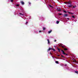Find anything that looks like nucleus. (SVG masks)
<instances>
[{
  "instance_id": "f257e3e1",
  "label": "nucleus",
  "mask_w": 78,
  "mask_h": 78,
  "mask_svg": "<svg viewBox=\"0 0 78 78\" xmlns=\"http://www.w3.org/2000/svg\"><path fill=\"white\" fill-rule=\"evenodd\" d=\"M63 16L64 17H67V16H68V14H64Z\"/></svg>"
},
{
  "instance_id": "f03ea898",
  "label": "nucleus",
  "mask_w": 78,
  "mask_h": 78,
  "mask_svg": "<svg viewBox=\"0 0 78 78\" xmlns=\"http://www.w3.org/2000/svg\"><path fill=\"white\" fill-rule=\"evenodd\" d=\"M61 50V51H62V52H63L62 54H64V55L66 54V53H65V52H64V51H63V50Z\"/></svg>"
},
{
  "instance_id": "7ed1b4c3",
  "label": "nucleus",
  "mask_w": 78,
  "mask_h": 78,
  "mask_svg": "<svg viewBox=\"0 0 78 78\" xmlns=\"http://www.w3.org/2000/svg\"><path fill=\"white\" fill-rule=\"evenodd\" d=\"M73 6V5H68V8H71V7H72Z\"/></svg>"
},
{
  "instance_id": "20e7f679",
  "label": "nucleus",
  "mask_w": 78,
  "mask_h": 78,
  "mask_svg": "<svg viewBox=\"0 0 78 78\" xmlns=\"http://www.w3.org/2000/svg\"><path fill=\"white\" fill-rule=\"evenodd\" d=\"M57 10L58 11H61V9H57Z\"/></svg>"
},
{
  "instance_id": "39448f33",
  "label": "nucleus",
  "mask_w": 78,
  "mask_h": 78,
  "mask_svg": "<svg viewBox=\"0 0 78 78\" xmlns=\"http://www.w3.org/2000/svg\"><path fill=\"white\" fill-rule=\"evenodd\" d=\"M52 48H49L48 50V51H50V50H52Z\"/></svg>"
},
{
  "instance_id": "423d86ee",
  "label": "nucleus",
  "mask_w": 78,
  "mask_h": 78,
  "mask_svg": "<svg viewBox=\"0 0 78 78\" xmlns=\"http://www.w3.org/2000/svg\"><path fill=\"white\" fill-rule=\"evenodd\" d=\"M47 41L48 44H50V41H49V39H47Z\"/></svg>"
},
{
  "instance_id": "0eeeda50",
  "label": "nucleus",
  "mask_w": 78,
  "mask_h": 78,
  "mask_svg": "<svg viewBox=\"0 0 78 78\" xmlns=\"http://www.w3.org/2000/svg\"><path fill=\"white\" fill-rule=\"evenodd\" d=\"M52 31V30H50V31H48V33H50Z\"/></svg>"
},
{
  "instance_id": "6e6552de",
  "label": "nucleus",
  "mask_w": 78,
  "mask_h": 78,
  "mask_svg": "<svg viewBox=\"0 0 78 78\" xmlns=\"http://www.w3.org/2000/svg\"><path fill=\"white\" fill-rule=\"evenodd\" d=\"M64 50H65V51H66V50H68V49H67V48H64Z\"/></svg>"
},
{
  "instance_id": "1a4fd4ad",
  "label": "nucleus",
  "mask_w": 78,
  "mask_h": 78,
  "mask_svg": "<svg viewBox=\"0 0 78 78\" xmlns=\"http://www.w3.org/2000/svg\"><path fill=\"white\" fill-rule=\"evenodd\" d=\"M57 50L59 52H60V49H59V48H57Z\"/></svg>"
},
{
  "instance_id": "9d476101",
  "label": "nucleus",
  "mask_w": 78,
  "mask_h": 78,
  "mask_svg": "<svg viewBox=\"0 0 78 78\" xmlns=\"http://www.w3.org/2000/svg\"><path fill=\"white\" fill-rule=\"evenodd\" d=\"M55 63H56V64H59V62L58 61H56Z\"/></svg>"
},
{
  "instance_id": "9b49d317",
  "label": "nucleus",
  "mask_w": 78,
  "mask_h": 78,
  "mask_svg": "<svg viewBox=\"0 0 78 78\" xmlns=\"http://www.w3.org/2000/svg\"><path fill=\"white\" fill-rule=\"evenodd\" d=\"M61 47L62 48H65V46H62V45H61Z\"/></svg>"
},
{
  "instance_id": "f8f14e48",
  "label": "nucleus",
  "mask_w": 78,
  "mask_h": 78,
  "mask_svg": "<svg viewBox=\"0 0 78 78\" xmlns=\"http://www.w3.org/2000/svg\"><path fill=\"white\" fill-rule=\"evenodd\" d=\"M21 3L22 5H24V2H21Z\"/></svg>"
},
{
  "instance_id": "ddd939ff",
  "label": "nucleus",
  "mask_w": 78,
  "mask_h": 78,
  "mask_svg": "<svg viewBox=\"0 0 78 78\" xmlns=\"http://www.w3.org/2000/svg\"><path fill=\"white\" fill-rule=\"evenodd\" d=\"M43 30H45L46 28L45 27H43Z\"/></svg>"
},
{
  "instance_id": "4468645a",
  "label": "nucleus",
  "mask_w": 78,
  "mask_h": 78,
  "mask_svg": "<svg viewBox=\"0 0 78 78\" xmlns=\"http://www.w3.org/2000/svg\"><path fill=\"white\" fill-rule=\"evenodd\" d=\"M19 14H20V15H21V16H23V14H22L21 13H19Z\"/></svg>"
},
{
  "instance_id": "2eb2a0df",
  "label": "nucleus",
  "mask_w": 78,
  "mask_h": 78,
  "mask_svg": "<svg viewBox=\"0 0 78 78\" xmlns=\"http://www.w3.org/2000/svg\"><path fill=\"white\" fill-rule=\"evenodd\" d=\"M56 23H57V24H58V23H59V21H57Z\"/></svg>"
},
{
  "instance_id": "dca6fc26",
  "label": "nucleus",
  "mask_w": 78,
  "mask_h": 78,
  "mask_svg": "<svg viewBox=\"0 0 78 78\" xmlns=\"http://www.w3.org/2000/svg\"><path fill=\"white\" fill-rule=\"evenodd\" d=\"M76 8V5L73 6V8Z\"/></svg>"
},
{
  "instance_id": "f3484780",
  "label": "nucleus",
  "mask_w": 78,
  "mask_h": 78,
  "mask_svg": "<svg viewBox=\"0 0 78 78\" xmlns=\"http://www.w3.org/2000/svg\"><path fill=\"white\" fill-rule=\"evenodd\" d=\"M72 17L73 18V19H74V18H75V16H72Z\"/></svg>"
},
{
  "instance_id": "a211bd4d",
  "label": "nucleus",
  "mask_w": 78,
  "mask_h": 78,
  "mask_svg": "<svg viewBox=\"0 0 78 78\" xmlns=\"http://www.w3.org/2000/svg\"><path fill=\"white\" fill-rule=\"evenodd\" d=\"M16 6L17 7H19V4H17Z\"/></svg>"
},
{
  "instance_id": "6ab92c4d",
  "label": "nucleus",
  "mask_w": 78,
  "mask_h": 78,
  "mask_svg": "<svg viewBox=\"0 0 78 78\" xmlns=\"http://www.w3.org/2000/svg\"><path fill=\"white\" fill-rule=\"evenodd\" d=\"M63 12H65V13H66V12H66V11H63Z\"/></svg>"
},
{
  "instance_id": "aec40b11",
  "label": "nucleus",
  "mask_w": 78,
  "mask_h": 78,
  "mask_svg": "<svg viewBox=\"0 0 78 78\" xmlns=\"http://www.w3.org/2000/svg\"><path fill=\"white\" fill-rule=\"evenodd\" d=\"M52 50H53L54 51H55V49H54L52 48Z\"/></svg>"
},
{
  "instance_id": "412c9836",
  "label": "nucleus",
  "mask_w": 78,
  "mask_h": 78,
  "mask_svg": "<svg viewBox=\"0 0 78 78\" xmlns=\"http://www.w3.org/2000/svg\"><path fill=\"white\" fill-rule=\"evenodd\" d=\"M27 23H28V22H26V23H25V24H26V25H27Z\"/></svg>"
},
{
  "instance_id": "4be33fe9",
  "label": "nucleus",
  "mask_w": 78,
  "mask_h": 78,
  "mask_svg": "<svg viewBox=\"0 0 78 78\" xmlns=\"http://www.w3.org/2000/svg\"><path fill=\"white\" fill-rule=\"evenodd\" d=\"M61 56L62 57H63V58H65V57L63 56V55H61Z\"/></svg>"
},
{
  "instance_id": "5701e85b",
  "label": "nucleus",
  "mask_w": 78,
  "mask_h": 78,
  "mask_svg": "<svg viewBox=\"0 0 78 78\" xmlns=\"http://www.w3.org/2000/svg\"><path fill=\"white\" fill-rule=\"evenodd\" d=\"M73 62H76V60H73Z\"/></svg>"
},
{
  "instance_id": "b1692460",
  "label": "nucleus",
  "mask_w": 78,
  "mask_h": 78,
  "mask_svg": "<svg viewBox=\"0 0 78 78\" xmlns=\"http://www.w3.org/2000/svg\"><path fill=\"white\" fill-rule=\"evenodd\" d=\"M68 3V2H64V3H65V4H66V3Z\"/></svg>"
},
{
  "instance_id": "393cba45",
  "label": "nucleus",
  "mask_w": 78,
  "mask_h": 78,
  "mask_svg": "<svg viewBox=\"0 0 78 78\" xmlns=\"http://www.w3.org/2000/svg\"><path fill=\"white\" fill-rule=\"evenodd\" d=\"M59 15H62V14H61V13H59Z\"/></svg>"
},
{
  "instance_id": "a878e982",
  "label": "nucleus",
  "mask_w": 78,
  "mask_h": 78,
  "mask_svg": "<svg viewBox=\"0 0 78 78\" xmlns=\"http://www.w3.org/2000/svg\"><path fill=\"white\" fill-rule=\"evenodd\" d=\"M61 45H62V44H61L59 45V46H60V47H61Z\"/></svg>"
},
{
  "instance_id": "bb28decb",
  "label": "nucleus",
  "mask_w": 78,
  "mask_h": 78,
  "mask_svg": "<svg viewBox=\"0 0 78 78\" xmlns=\"http://www.w3.org/2000/svg\"><path fill=\"white\" fill-rule=\"evenodd\" d=\"M71 14H74V13H73L71 12Z\"/></svg>"
},
{
  "instance_id": "cd10ccee",
  "label": "nucleus",
  "mask_w": 78,
  "mask_h": 78,
  "mask_svg": "<svg viewBox=\"0 0 78 78\" xmlns=\"http://www.w3.org/2000/svg\"><path fill=\"white\" fill-rule=\"evenodd\" d=\"M11 1L12 2H13V0H11Z\"/></svg>"
},
{
  "instance_id": "c85d7f7f",
  "label": "nucleus",
  "mask_w": 78,
  "mask_h": 78,
  "mask_svg": "<svg viewBox=\"0 0 78 78\" xmlns=\"http://www.w3.org/2000/svg\"><path fill=\"white\" fill-rule=\"evenodd\" d=\"M68 13H69V14H71V13H70V12H68Z\"/></svg>"
},
{
  "instance_id": "c756f323",
  "label": "nucleus",
  "mask_w": 78,
  "mask_h": 78,
  "mask_svg": "<svg viewBox=\"0 0 78 78\" xmlns=\"http://www.w3.org/2000/svg\"><path fill=\"white\" fill-rule=\"evenodd\" d=\"M41 30L39 31V33H41Z\"/></svg>"
},
{
  "instance_id": "7c9ffc66",
  "label": "nucleus",
  "mask_w": 78,
  "mask_h": 78,
  "mask_svg": "<svg viewBox=\"0 0 78 78\" xmlns=\"http://www.w3.org/2000/svg\"><path fill=\"white\" fill-rule=\"evenodd\" d=\"M56 40H54V42H56Z\"/></svg>"
},
{
  "instance_id": "2f4dec72",
  "label": "nucleus",
  "mask_w": 78,
  "mask_h": 78,
  "mask_svg": "<svg viewBox=\"0 0 78 78\" xmlns=\"http://www.w3.org/2000/svg\"><path fill=\"white\" fill-rule=\"evenodd\" d=\"M65 55H66V56H67V55H68V54H66Z\"/></svg>"
},
{
  "instance_id": "473e14b6",
  "label": "nucleus",
  "mask_w": 78,
  "mask_h": 78,
  "mask_svg": "<svg viewBox=\"0 0 78 78\" xmlns=\"http://www.w3.org/2000/svg\"><path fill=\"white\" fill-rule=\"evenodd\" d=\"M58 56H60V55H57Z\"/></svg>"
},
{
  "instance_id": "72a5a7b5",
  "label": "nucleus",
  "mask_w": 78,
  "mask_h": 78,
  "mask_svg": "<svg viewBox=\"0 0 78 78\" xmlns=\"http://www.w3.org/2000/svg\"><path fill=\"white\" fill-rule=\"evenodd\" d=\"M68 3V4H70V3L68 2V3Z\"/></svg>"
},
{
  "instance_id": "f704fd0d",
  "label": "nucleus",
  "mask_w": 78,
  "mask_h": 78,
  "mask_svg": "<svg viewBox=\"0 0 78 78\" xmlns=\"http://www.w3.org/2000/svg\"><path fill=\"white\" fill-rule=\"evenodd\" d=\"M29 4H30V5L31 4V3H30V2H29Z\"/></svg>"
},
{
  "instance_id": "c9c22d12",
  "label": "nucleus",
  "mask_w": 78,
  "mask_h": 78,
  "mask_svg": "<svg viewBox=\"0 0 78 78\" xmlns=\"http://www.w3.org/2000/svg\"><path fill=\"white\" fill-rule=\"evenodd\" d=\"M50 7H52V6H51V5H50Z\"/></svg>"
},
{
  "instance_id": "e433bc0d",
  "label": "nucleus",
  "mask_w": 78,
  "mask_h": 78,
  "mask_svg": "<svg viewBox=\"0 0 78 78\" xmlns=\"http://www.w3.org/2000/svg\"><path fill=\"white\" fill-rule=\"evenodd\" d=\"M67 19L68 20H69V18H67Z\"/></svg>"
},
{
  "instance_id": "4c0bfd02",
  "label": "nucleus",
  "mask_w": 78,
  "mask_h": 78,
  "mask_svg": "<svg viewBox=\"0 0 78 78\" xmlns=\"http://www.w3.org/2000/svg\"><path fill=\"white\" fill-rule=\"evenodd\" d=\"M50 54H51V53H50Z\"/></svg>"
}]
</instances>
